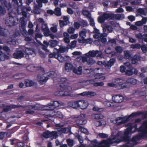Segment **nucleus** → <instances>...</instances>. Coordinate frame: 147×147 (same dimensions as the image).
Masks as SVG:
<instances>
[{
    "label": "nucleus",
    "instance_id": "1",
    "mask_svg": "<svg viewBox=\"0 0 147 147\" xmlns=\"http://www.w3.org/2000/svg\"><path fill=\"white\" fill-rule=\"evenodd\" d=\"M125 127H128L125 130L122 139L121 140L120 139V142L122 141L128 142L127 144L121 145L120 147H133L137 144L138 140L147 136V121H144L140 127L139 131L140 133L137 136L133 137L130 140H129V134L133 128L132 124L128 123L125 125Z\"/></svg>",
    "mask_w": 147,
    "mask_h": 147
},
{
    "label": "nucleus",
    "instance_id": "2",
    "mask_svg": "<svg viewBox=\"0 0 147 147\" xmlns=\"http://www.w3.org/2000/svg\"><path fill=\"white\" fill-rule=\"evenodd\" d=\"M19 20L18 17L12 12L8 13L5 20V24L8 26H13L19 23Z\"/></svg>",
    "mask_w": 147,
    "mask_h": 147
},
{
    "label": "nucleus",
    "instance_id": "3",
    "mask_svg": "<svg viewBox=\"0 0 147 147\" xmlns=\"http://www.w3.org/2000/svg\"><path fill=\"white\" fill-rule=\"evenodd\" d=\"M59 85L60 91L55 92L54 94L58 96H69L68 93L71 90V87L65 85L64 83H61L59 84Z\"/></svg>",
    "mask_w": 147,
    "mask_h": 147
},
{
    "label": "nucleus",
    "instance_id": "4",
    "mask_svg": "<svg viewBox=\"0 0 147 147\" xmlns=\"http://www.w3.org/2000/svg\"><path fill=\"white\" fill-rule=\"evenodd\" d=\"M116 19H119V14L114 15L112 13H104L102 15L100 16L98 18V21L100 23H104L105 20L107 19L113 20Z\"/></svg>",
    "mask_w": 147,
    "mask_h": 147
},
{
    "label": "nucleus",
    "instance_id": "5",
    "mask_svg": "<svg viewBox=\"0 0 147 147\" xmlns=\"http://www.w3.org/2000/svg\"><path fill=\"white\" fill-rule=\"evenodd\" d=\"M37 4L34 3L33 9L32 12L36 14H40L41 11L40 8L42 7V3H47L48 0H36Z\"/></svg>",
    "mask_w": 147,
    "mask_h": 147
},
{
    "label": "nucleus",
    "instance_id": "6",
    "mask_svg": "<svg viewBox=\"0 0 147 147\" xmlns=\"http://www.w3.org/2000/svg\"><path fill=\"white\" fill-rule=\"evenodd\" d=\"M65 69L67 72L72 70L73 72L78 75H80L82 73V67H79L77 69L75 68L71 63L66 62L65 64Z\"/></svg>",
    "mask_w": 147,
    "mask_h": 147
},
{
    "label": "nucleus",
    "instance_id": "7",
    "mask_svg": "<svg viewBox=\"0 0 147 147\" xmlns=\"http://www.w3.org/2000/svg\"><path fill=\"white\" fill-rule=\"evenodd\" d=\"M12 3L14 6H17V12L19 14H21L24 9V6H22V0H12Z\"/></svg>",
    "mask_w": 147,
    "mask_h": 147
},
{
    "label": "nucleus",
    "instance_id": "8",
    "mask_svg": "<svg viewBox=\"0 0 147 147\" xmlns=\"http://www.w3.org/2000/svg\"><path fill=\"white\" fill-rule=\"evenodd\" d=\"M119 133L118 132L115 137L111 138H108L107 140H103L99 143V145H101L99 147H109L110 144H112L114 142L113 141L117 137H119Z\"/></svg>",
    "mask_w": 147,
    "mask_h": 147
},
{
    "label": "nucleus",
    "instance_id": "9",
    "mask_svg": "<svg viewBox=\"0 0 147 147\" xmlns=\"http://www.w3.org/2000/svg\"><path fill=\"white\" fill-rule=\"evenodd\" d=\"M22 51L24 52L26 54L25 57L27 59H28L29 55H32V57H34L36 55V53L35 50L33 48H28L26 47V45H25Z\"/></svg>",
    "mask_w": 147,
    "mask_h": 147
},
{
    "label": "nucleus",
    "instance_id": "10",
    "mask_svg": "<svg viewBox=\"0 0 147 147\" xmlns=\"http://www.w3.org/2000/svg\"><path fill=\"white\" fill-rule=\"evenodd\" d=\"M102 52L100 51L92 50L89 51L85 55L86 57H102Z\"/></svg>",
    "mask_w": 147,
    "mask_h": 147
},
{
    "label": "nucleus",
    "instance_id": "11",
    "mask_svg": "<svg viewBox=\"0 0 147 147\" xmlns=\"http://www.w3.org/2000/svg\"><path fill=\"white\" fill-rule=\"evenodd\" d=\"M42 136L45 138L51 137L55 139L58 136L57 132L56 131H53L52 132H51L49 131H47L43 133Z\"/></svg>",
    "mask_w": 147,
    "mask_h": 147
},
{
    "label": "nucleus",
    "instance_id": "12",
    "mask_svg": "<svg viewBox=\"0 0 147 147\" xmlns=\"http://www.w3.org/2000/svg\"><path fill=\"white\" fill-rule=\"evenodd\" d=\"M37 78L38 80L41 84H44L49 79L47 74H45L42 75H38Z\"/></svg>",
    "mask_w": 147,
    "mask_h": 147
},
{
    "label": "nucleus",
    "instance_id": "13",
    "mask_svg": "<svg viewBox=\"0 0 147 147\" xmlns=\"http://www.w3.org/2000/svg\"><path fill=\"white\" fill-rule=\"evenodd\" d=\"M85 117L84 114H81L80 116L78 117L77 119L76 120V122L77 125L80 126V125L85 124L87 123L86 120L84 119Z\"/></svg>",
    "mask_w": 147,
    "mask_h": 147
},
{
    "label": "nucleus",
    "instance_id": "14",
    "mask_svg": "<svg viewBox=\"0 0 147 147\" xmlns=\"http://www.w3.org/2000/svg\"><path fill=\"white\" fill-rule=\"evenodd\" d=\"M115 61L114 58L111 59L108 61H105L103 63V65L104 66L105 69L106 70L109 69L111 66L113 65Z\"/></svg>",
    "mask_w": 147,
    "mask_h": 147
},
{
    "label": "nucleus",
    "instance_id": "15",
    "mask_svg": "<svg viewBox=\"0 0 147 147\" xmlns=\"http://www.w3.org/2000/svg\"><path fill=\"white\" fill-rule=\"evenodd\" d=\"M79 107L82 109H86L88 105L87 101L84 100H78Z\"/></svg>",
    "mask_w": 147,
    "mask_h": 147
},
{
    "label": "nucleus",
    "instance_id": "16",
    "mask_svg": "<svg viewBox=\"0 0 147 147\" xmlns=\"http://www.w3.org/2000/svg\"><path fill=\"white\" fill-rule=\"evenodd\" d=\"M41 28L42 30L44 32V34L45 36H47L49 34V32L50 30L49 29L47 24L45 23L42 24Z\"/></svg>",
    "mask_w": 147,
    "mask_h": 147
},
{
    "label": "nucleus",
    "instance_id": "17",
    "mask_svg": "<svg viewBox=\"0 0 147 147\" xmlns=\"http://www.w3.org/2000/svg\"><path fill=\"white\" fill-rule=\"evenodd\" d=\"M13 56L14 58L16 59H21L24 56V54L22 51H18L14 53Z\"/></svg>",
    "mask_w": 147,
    "mask_h": 147
},
{
    "label": "nucleus",
    "instance_id": "18",
    "mask_svg": "<svg viewBox=\"0 0 147 147\" xmlns=\"http://www.w3.org/2000/svg\"><path fill=\"white\" fill-rule=\"evenodd\" d=\"M43 44L41 43L40 45L42 46V49L45 51L46 52L48 53L49 52V50L47 49V47L49 45V42H47L45 41H44Z\"/></svg>",
    "mask_w": 147,
    "mask_h": 147
},
{
    "label": "nucleus",
    "instance_id": "19",
    "mask_svg": "<svg viewBox=\"0 0 147 147\" xmlns=\"http://www.w3.org/2000/svg\"><path fill=\"white\" fill-rule=\"evenodd\" d=\"M40 107L39 105H29L28 106H26V109L27 110H32L33 109L35 110H40Z\"/></svg>",
    "mask_w": 147,
    "mask_h": 147
},
{
    "label": "nucleus",
    "instance_id": "20",
    "mask_svg": "<svg viewBox=\"0 0 147 147\" xmlns=\"http://www.w3.org/2000/svg\"><path fill=\"white\" fill-rule=\"evenodd\" d=\"M126 82L128 84L131 86V85H134L137 83V80L134 78H129L127 79Z\"/></svg>",
    "mask_w": 147,
    "mask_h": 147
},
{
    "label": "nucleus",
    "instance_id": "21",
    "mask_svg": "<svg viewBox=\"0 0 147 147\" xmlns=\"http://www.w3.org/2000/svg\"><path fill=\"white\" fill-rule=\"evenodd\" d=\"M63 36L64 37L63 40L64 42L67 43L68 44L70 42L69 40V35L66 32H64Z\"/></svg>",
    "mask_w": 147,
    "mask_h": 147
},
{
    "label": "nucleus",
    "instance_id": "22",
    "mask_svg": "<svg viewBox=\"0 0 147 147\" xmlns=\"http://www.w3.org/2000/svg\"><path fill=\"white\" fill-rule=\"evenodd\" d=\"M2 47L0 46V61H3L5 59L8 58V56L1 51Z\"/></svg>",
    "mask_w": 147,
    "mask_h": 147
},
{
    "label": "nucleus",
    "instance_id": "23",
    "mask_svg": "<svg viewBox=\"0 0 147 147\" xmlns=\"http://www.w3.org/2000/svg\"><path fill=\"white\" fill-rule=\"evenodd\" d=\"M107 35V34L105 33L102 34H100V35H99L98 40L102 42H106V39L105 37Z\"/></svg>",
    "mask_w": 147,
    "mask_h": 147
},
{
    "label": "nucleus",
    "instance_id": "24",
    "mask_svg": "<svg viewBox=\"0 0 147 147\" xmlns=\"http://www.w3.org/2000/svg\"><path fill=\"white\" fill-rule=\"evenodd\" d=\"M78 100L74 102H69V106L74 109H76L79 107Z\"/></svg>",
    "mask_w": 147,
    "mask_h": 147
},
{
    "label": "nucleus",
    "instance_id": "25",
    "mask_svg": "<svg viewBox=\"0 0 147 147\" xmlns=\"http://www.w3.org/2000/svg\"><path fill=\"white\" fill-rule=\"evenodd\" d=\"M8 33V30L7 29L3 28L0 30V35L1 36L7 37Z\"/></svg>",
    "mask_w": 147,
    "mask_h": 147
},
{
    "label": "nucleus",
    "instance_id": "26",
    "mask_svg": "<svg viewBox=\"0 0 147 147\" xmlns=\"http://www.w3.org/2000/svg\"><path fill=\"white\" fill-rule=\"evenodd\" d=\"M55 58L57 59L61 62H62L65 61V59L61 55L57 53L55 54Z\"/></svg>",
    "mask_w": 147,
    "mask_h": 147
},
{
    "label": "nucleus",
    "instance_id": "27",
    "mask_svg": "<svg viewBox=\"0 0 147 147\" xmlns=\"http://www.w3.org/2000/svg\"><path fill=\"white\" fill-rule=\"evenodd\" d=\"M103 117V116L101 114H96L95 113H94L92 114L91 115V117L92 119H102Z\"/></svg>",
    "mask_w": 147,
    "mask_h": 147
},
{
    "label": "nucleus",
    "instance_id": "28",
    "mask_svg": "<svg viewBox=\"0 0 147 147\" xmlns=\"http://www.w3.org/2000/svg\"><path fill=\"white\" fill-rule=\"evenodd\" d=\"M25 84L27 87H31L34 84V82L31 80L26 79L25 80Z\"/></svg>",
    "mask_w": 147,
    "mask_h": 147
},
{
    "label": "nucleus",
    "instance_id": "29",
    "mask_svg": "<svg viewBox=\"0 0 147 147\" xmlns=\"http://www.w3.org/2000/svg\"><path fill=\"white\" fill-rule=\"evenodd\" d=\"M131 117L130 115L128 116L127 117L125 116L123 117H120V125L121 123H126L129 119Z\"/></svg>",
    "mask_w": 147,
    "mask_h": 147
},
{
    "label": "nucleus",
    "instance_id": "30",
    "mask_svg": "<svg viewBox=\"0 0 147 147\" xmlns=\"http://www.w3.org/2000/svg\"><path fill=\"white\" fill-rule=\"evenodd\" d=\"M58 42L55 40H52L49 41V45L51 48H53L57 45Z\"/></svg>",
    "mask_w": 147,
    "mask_h": 147
},
{
    "label": "nucleus",
    "instance_id": "31",
    "mask_svg": "<svg viewBox=\"0 0 147 147\" xmlns=\"http://www.w3.org/2000/svg\"><path fill=\"white\" fill-rule=\"evenodd\" d=\"M48 76V78L50 77L52 78H54L57 77V74L55 71H51L47 74Z\"/></svg>",
    "mask_w": 147,
    "mask_h": 147
},
{
    "label": "nucleus",
    "instance_id": "32",
    "mask_svg": "<svg viewBox=\"0 0 147 147\" xmlns=\"http://www.w3.org/2000/svg\"><path fill=\"white\" fill-rule=\"evenodd\" d=\"M104 51L106 54H111V57L113 55H115L116 53H114L111 51V48L110 47L106 49Z\"/></svg>",
    "mask_w": 147,
    "mask_h": 147
},
{
    "label": "nucleus",
    "instance_id": "33",
    "mask_svg": "<svg viewBox=\"0 0 147 147\" xmlns=\"http://www.w3.org/2000/svg\"><path fill=\"white\" fill-rule=\"evenodd\" d=\"M20 31L24 36L27 34V32L26 30L25 27H20Z\"/></svg>",
    "mask_w": 147,
    "mask_h": 147
},
{
    "label": "nucleus",
    "instance_id": "34",
    "mask_svg": "<svg viewBox=\"0 0 147 147\" xmlns=\"http://www.w3.org/2000/svg\"><path fill=\"white\" fill-rule=\"evenodd\" d=\"M67 47H65L63 46H60L58 49H56L58 51H59L61 53H64L67 50Z\"/></svg>",
    "mask_w": 147,
    "mask_h": 147
},
{
    "label": "nucleus",
    "instance_id": "35",
    "mask_svg": "<svg viewBox=\"0 0 147 147\" xmlns=\"http://www.w3.org/2000/svg\"><path fill=\"white\" fill-rule=\"evenodd\" d=\"M54 14L57 16H60L61 14V9L58 7L55 8L54 10Z\"/></svg>",
    "mask_w": 147,
    "mask_h": 147
},
{
    "label": "nucleus",
    "instance_id": "36",
    "mask_svg": "<svg viewBox=\"0 0 147 147\" xmlns=\"http://www.w3.org/2000/svg\"><path fill=\"white\" fill-rule=\"evenodd\" d=\"M82 14L84 16L86 17L88 19L91 16V14L89 12L86 10H83L82 11Z\"/></svg>",
    "mask_w": 147,
    "mask_h": 147
},
{
    "label": "nucleus",
    "instance_id": "37",
    "mask_svg": "<svg viewBox=\"0 0 147 147\" xmlns=\"http://www.w3.org/2000/svg\"><path fill=\"white\" fill-rule=\"evenodd\" d=\"M137 12L142 17H143V16H145L146 14V12L142 8H139L137 9Z\"/></svg>",
    "mask_w": 147,
    "mask_h": 147
},
{
    "label": "nucleus",
    "instance_id": "38",
    "mask_svg": "<svg viewBox=\"0 0 147 147\" xmlns=\"http://www.w3.org/2000/svg\"><path fill=\"white\" fill-rule=\"evenodd\" d=\"M76 41L74 40L71 42L70 45H67V48L68 49H72L75 48L76 45Z\"/></svg>",
    "mask_w": 147,
    "mask_h": 147
},
{
    "label": "nucleus",
    "instance_id": "39",
    "mask_svg": "<svg viewBox=\"0 0 147 147\" xmlns=\"http://www.w3.org/2000/svg\"><path fill=\"white\" fill-rule=\"evenodd\" d=\"M95 61L93 59L89 58L88 59L87 63L89 65H92L95 64Z\"/></svg>",
    "mask_w": 147,
    "mask_h": 147
},
{
    "label": "nucleus",
    "instance_id": "40",
    "mask_svg": "<svg viewBox=\"0 0 147 147\" xmlns=\"http://www.w3.org/2000/svg\"><path fill=\"white\" fill-rule=\"evenodd\" d=\"M113 101L115 103L119 102V95H117L112 97Z\"/></svg>",
    "mask_w": 147,
    "mask_h": 147
},
{
    "label": "nucleus",
    "instance_id": "41",
    "mask_svg": "<svg viewBox=\"0 0 147 147\" xmlns=\"http://www.w3.org/2000/svg\"><path fill=\"white\" fill-rule=\"evenodd\" d=\"M21 22L20 24V27H25L26 24V22L24 21V17H22L20 18Z\"/></svg>",
    "mask_w": 147,
    "mask_h": 147
},
{
    "label": "nucleus",
    "instance_id": "42",
    "mask_svg": "<svg viewBox=\"0 0 147 147\" xmlns=\"http://www.w3.org/2000/svg\"><path fill=\"white\" fill-rule=\"evenodd\" d=\"M94 81L93 80H83L79 81V83H87L88 84H94Z\"/></svg>",
    "mask_w": 147,
    "mask_h": 147
},
{
    "label": "nucleus",
    "instance_id": "43",
    "mask_svg": "<svg viewBox=\"0 0 147 147\" xmlns=\"http://www.w3.org/2000/svg\"><path fill=\"white\" fill-rule=\"evenodd\" d=\"M55 115L56 117L59 118H62L63 117V114L61 113L59 111H57V112H54Z\"/></svg>",
    "mask_w": 147,
    "mask_h": 147
},
{
    "label": "nucleus",
    "instance_id": "44",
    "mask_svg": "<svg viewBox=\"0 0 147 147\" xmlns=\"http://www.w3.org/2000/svg\"><path fill=\"white\" fill-rule=\"evenodd\" d=\"M86 30L85 29H83L82 31L80 32L79 35L82 38H84L86 36Z\"/></svg>",
    "mask_w": 147,
    "mask_h": 147
},
{
    "label": "nucleus",
    "instance_id": "45",
    "mask_svg": "<svg viewBox=\"0 0 147 147\" xmlns=\"http://www.w3.org/2000/svg\"><path fill=\"white\" fill-rule=\"evenodd\" d=\"M131 57V55L129 51H124V57L126 59H129Z\"/></svg>",
    "mask_w": 147,
    "mask_h": 147
},
{
    "label": "nucleus",
    "instance_id": "46",
    "mask_svg": "<svg viewBox=\"0 0 147 147\" xmlns=\"http://www.w3.org/2000/svg\"><path fill=\"white\" fill-rule=\"evenodd\" d=\"M135 93L138 95L140 96H144L146 94V93L145 91H140L138 90L136 91L135 93H134V94Z\"/></svg>",
    "mask_w": 147,
    "mask_h": 147
},
{
    "label": "nucleus",
    "instance_id": "47",
    "mask_svg": "<svg viewBox=\"0 0 147 147\" xmlns=\"http://www.w3.org/2000/svg\"><path fill=\"white\" fill-rule=\"evenodd\" d=\"M67 143L69 146H72L74 144V140L70 139H68L67 140Z\"/></svg>",
    "mask_w": 147,
    "mask_h": 147
},
{
    "label": "nucleus",
    "instance_id": "48",
    "mask_svg": "<svg viewBox=\"0 0 147 147\" xmlns=\"http://www.w3.org/2000/svg\"><path fill=\"white\" fill-rule=\"evenodd\" d=\"M108 44L109 45L113 46V45H116V42L115 39H110L108 41Z\"/></svg>",
    "mask_w": 147,
    "mask_h": 147
},
{
    "label": "nucleus",
    "instance_id": "49",
    "mask_svg": "<svg viewBox=\"0 0 147 147\" xmlns=\"http://www.w3.org/2000/svg\"><path fill=\"white\" fill-rule=\"evenodd\" d=\"M12 108L11 106V105H7L3 109V110L4 112H7L8 111H10L11 110Z\"/></svg>",
    "mask_w": 147,
    "mask_h": 147
},
{
    "label": "nucleus",
    "instance_id": "50",
    "mask_svg": "<svg viewBox=\"0 0 147 147\" xmlns=\"http://www.w3.org/2000/svg\"><path fill=\"white\" fill-rule=\"evenodd\" d=\"M80 26L82 27H84L88 25L87 22L84 20H82L80 22Z\"/></svg>",
    "mask_w": 147,
    "mask_h": 147
},
{
    "label": "nucleus",
    "instance_id": "51",
    "mask_svg": "<svg viewBox=\"0 0 147 147\" xmlns=\"http://www.w3.org/2000/svg\"><path fill=\"white\" fill-rule=\"evenodd\" d=\"M12 109H16L20 107H22L23 108H26V106H24L20 105H11Z\"/></svg>",
    "mask_w": 147,
    "mask_h": 147
},
{
    "label": "nucleus",
    "instance_id": "52",
    "mask_svg": "<svg viewBox=\"0 0 147 147\" xmlns=\"http://www.w3.org/2000/svg\"><path fill=\"white\" fill-rule=\"evenodd\" d=\"M38 53L40 57L42 58H45L46 56V54H45L43 52L40 50H39Z\"/></svg>",
    "mask_w": 147,
    "mask_h": 147
},
{
    "label": "nucleus",
    "instance_id": "53",
    "mask_svg": "<svg viewBox=\"0 0 147 147\" xmlns=\"http://www.w3.org/2000/svg\"><path fill=\"white\" fill-rule=\"evenodd\" d=\"M131 47L132 49H139L141 47V45L140 44L137 43L135 45H131Z\"/></svg>",
    "mask_w": 147,
    "mask_h": 147
},
{
    "label": "nucleus",
    "instance_id": "54",
    "mask_svg": "<svg viewBox=\"0 0 147 147\" xmlns=\"http://www.w3.org/2000/svg\"><path fill=\"white\" fill-rule=\"evenodd\" d=\"M111 121V122L116 124V125H119V117H118L115 120Z\"/></svg>",
    "mask_w": 147,
    "mask_h": 147
},
{
    "label": "nucleus",
    "instance_id": "55",
    "mask_svg": "<svg viewBox=\"0 0 147 147\" xmlns=\"http://www.w3.org/2000/svg\"><path fill=\"white\" fill-rule=\"evenodd\" d=\"M142 114V112L138 111L136 113H132L131 115L130 116L131 117H133L135 116H138Z\"/></svg>",
    "mask_w": 147,
    "mask_h": 147
},
{
    "label": "nucleus",
    "instance_id": "56",
    "mask_svg": "<svg viewBox=\"0 0 147 147\" xmlns=\"http://www.w3.org/2000/svg\"><path fill=\"white\" fill-rule=\"evenodd\" d=\"M89 20V22L90 23V25L93 26L94 27L95 23L94 22V20L93 19L91 18V16L88 19Z\"/></svg>",
    "mask_w": 147,
    "mask_h": 147
},
{
    "label": "nucleus",
    "instance_id": "57",
    "mask_svg": "<svg viewBox=\"0 0 147 147\" xmlns=\"http://www.w3.org/2000/svg\"><path fill=\"white\" fill-rule=\"evenodd\" d=\"M98 135L100 138H106L108 137L107 134L103 133H99Z\"/></svg>",
    "mask_w": 147,
    "mask_h": 147
},
{
    "label": "nucleus",
    "instance_id": "58",
    "mask_svg": "<svg viewBox=\"0 0 147 147\" xmlns=\"http://www.w3.org/2000/svg\"><path fill=\"white\" fill-rule=\"evenodd\" d=\"M87 96H94L96 95V93L94 92L89 91L87 92Z\"/></svg>",
    "mask_w": 147,
    "mask_h": 147
},
{
    "label": "nucleus",
    "instance_id": "59",
    "mask_svg": "<svg viewBox=\"0 0 147 147\" xmlns=\"http://www.w3.org/2000/svg\"><path fill=\"white\" fill-rule=\"evenodd\" d=\"M82 39H78V42L80 43H84L86 42V43H88L89 41V39L87 40H86L85 39H84V38H82Z\"/></svg>",
    "mask_w": 147,
    "mask_h": 147
},
{
    "label": "nucleus",
    "instance_id": "60",
    "mask_svg": "<svg viewBox=\"0 0 147 147\" xmlns=\"http://www.w3.org/2000/svg\"><path fill=\"white\" fill-rule=\"evenodd\" d=\"M75 30V29L72 27H69L67 30L68 32L70 34H73Z\"/></svg>",
    "mask_w": 147,
    "mask_h": 147
},
{
    "label": "nucleus",
    "instance_id": "61",
    "mask_svg": "<svg viewBox=\"0 0 147 147\" xmlns=\"http://www.w3.org/2000/svg\"><path fill=\"white\" fill-rule=\"evenodd\" d=\"M135 36L138 39H142L144 37V34L143 35L142 33H139L136 34Z\"/></svg>",
    "mask_w": 147,
    "mask_h": 147
},
{
    "label": "nucleus",
    "instance_id": "62",
    "mask_svg": "<svg viewBox=\"0 0 147 147\" xmlns=\"http://www.w3.org/2000/svg\"><path fill=\"white\" fill-rule=\"evenodd\" d=\"M55 108L51 103L50 105H49L47 106V109H46L49 110H53Z\"/></svg>",
    "mask_w": 147,
    "mask_h": 147
},
{
    "label": "nucleus",
    "instance_id": "63",
    "mask_svg": "<svg viewBox=\"0 0 147 147\" xmlns=\"http://www.w3.org/2000/svg\"><path fill=\"white\" fill-rule=\"evenodd\" d=\"M51 103L55 108L58 107L59 105V102L57 101H53Z\"/></svg>",
    "mask_w": 147,
    "mask_h": 147
},
{
    "label": "nucleus",
    "instance_id": "64",
    "mask_svg": "<svg viewBox=\"0 0 147 147\" xmlns=\"http://www.w3.org/2000/svg\"><path fill=\"white\" fill-rule=\"evenodd\" d=\"M59 26L61 28L63 27L64 26L67 25L64 21L60 20H59Z\"/></svg>",
    "mask_w": 147,
    "mask_h": 147
}]
</instances>
